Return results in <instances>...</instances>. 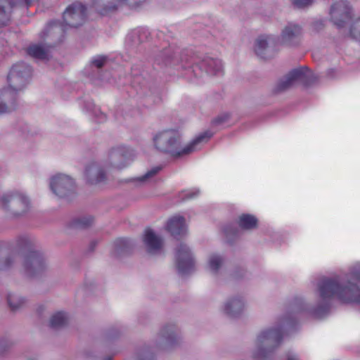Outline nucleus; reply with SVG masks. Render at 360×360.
Wrapping results in <instances>:
<instances>
[{"mask_svg":"<svg viewBox=\"0 0 360 360\" xmlns=\"http://www.w3.org/2000/svg\"><path fill=\"white\" fill-rule=\"evenodd\" d=\"M319 300L316 307H310L299 300L291 309L280 316L275 324L261 330L255 340L252 357L255 360H266L281 345L285 330L292 327L297 316L302 311L321 318L328 312L330 300L336 297L344 303L360 305V288L349 278H323L317 283Z\"/></svg>","mask_w":360,"mask_h":360,"instance_id":"nucleus-1","label":"nucleus"},{"mask_svg":"<svg viewBox=\"0 0 360 360\" xmlns=\"http://www.w3.org/2000/svg\"><path fill=\"white\" fill-rule=\"evenodd\" d=\"M212 136V133L205 131L182 147L181 135L179 131L175 129H166L157 133L153 141L155 148L159 152L178 158L197 150L199 145L207 142Z\"/></svg>","mask_w":360,"mask_h":360,"instance_id":"nucleus-2","label":"nucleus"},{"mask_svg":"<svg viewBox=\"0 0 360 360\" xmlns=\"http://www.w3.org/2000/svg\"><path fill=\"white\" fill-rule=\"evenodd\" d=\"M16 243L20 249L28 250L27 252L20 257L25 275L30 278L42 275L48 269L49 265L43 253L33 249V240L27 236H22L17 239Z\"/></svg>","mask_w":360,"mask_h":360,"instance_id":"nucleus-3","label":"nucleus"},{"mask_svg":"<svg viewBox=\"0 0 360 360\" xmlns=\"http://www.w3.org/2000/svg\"><path fill=\"white\" fill-rule=\"evenodd\" d=\"M0 209L8 219H20L31 209L30 198L23 192L13 190L0 197Z\"/></svg>","mask_w":360,"mask_h":360,"instance_id":"nucleus-4","label":"nucleus"},{"mask_svg":"<svg viewBox=\"0 0 360 360\" xmlns=\"http://www.w3.org/2000/svg\"><path fill=\"white\" fill-rule=\"evenodd\" d=\"M317 76L311 72L306 66L295 68L290 71L276 86L277 91H284L297 84L309 85L317 79Z\"/></svg>","mask_w":360,"mask_h":360,"instance_id":"nucleus-5","label":"nucleus"},{"mask_svg":"<svg viewBox=\"0 0 360 360\" xmlns=\"http://www.w3.org/2000/svg\"><path fill=\"white\" fill-rule=\"evenodd\" d=\"M32 69L25 63L15 64L11 69L8 75L9 86L8 88L15 91L17 94L22 89L31 77Z\"/></svg>","mask_w":360,"mask_h":360,"instance_id":"nucleus-6","label":"nucleus"},{"mask_svg":"<svg viewBox=\"0 0 360 360\" xmlns=\"http://www.w3.org/2000/svg\"><path fill=\"white\" fill-rule=\"evenodd\" d=\"M133 155V150L127 146L113 147L108 151L105 166L122 169L131 163Z\"/></svg>","mask_w":360,"mask_h":360,"instance_id":"nucleus-7","label":"nucleus"},{"mask_svg":"<svg viewBox=\"0 0 360 360\" xmlns=\"http://www.w3.org/2000/svg\"><path fill=\"white\" fill-rule=\"evenodd\" d=\"M146 0H91V6L98 14L108 15L118 11L123 5L137 8Z\"/></svg>","mask_w":360,"mask_h":360,"instance_id":"nucleus-8","label":"nucleus"},{"mask_svg":"<svg viewBox=\"0 0 360 360\" xmlns=\"http://www.w3.org/2000/svg\"><path fill=\"white\" fill-rule=\"evenodd\" d=\"M52 192L59 198H65L76 190L74 179L65 174H56L52 176L49 182Z\"/></svg>","mask_w":360,"mask_h":360,"instance_id":"nucleus-9","label":"nucleus"},{"mask_svg":"<svg viewBox=\"0 0 360 360\" xmlns=\"http://www.w3.org/2000/svg\"><path fill=\"white\" fill-rule=\"evenodd\" d=\"M86 18V8L79 2L70 5L63 12V25L65 29L77 27L82 25Z\"/></svg>","mask_w":360,"mask_h":360,"instance_id":"nucleus-10","label":"nucleus"},{"mask_svg":"<svg viewBox=\"0 0 360 360\" xmlns=\"http://www.w3.org/2000/svg\"><path fill=\"white\" fill-rule=\"evenodd\" d=\"M66 29L61 22L57 21L50 22L39 33V39L49 46H55L60 43L65 35Z\"/></svg>","mask_w":360,"mask_h":360,"instance_id":"nucleus-11","label":"nucleus"},{"mask_svg":"<svg viewBox=\"0 0 360 360\" xmlns=\"http://www.w3.org/2000/svg\"><path fill=\"white\" fill-rule=\"evenodd\" d=\"M176 262L179 273L185 275L194 269L195 260L190 248L181 243L176 248Z\"/></svg>","mask_w":360,"mask_h":360,"instance_id":"nucleus-12","label":"nucleus"},{"mask_svg":"<svg viewBox=\"0 0 360 360\" xmlns=\"http://www.w3.org/2000/svg\"><path fill=\"white\" fill-rule=\"evenodd\" d=\"M302 35V27L301 25L295 22H289L281 30L280 43L290 47L298 46Z\"/></svg>","mask_w":360,"mask_h":360,"instance_id":"nucleus-13","label":"nucleus"},{"mask_svg":"<svg viewBox=\"0 0 360 360\" xmlns=\"http://www.w3.org/2000/svg\"><path fill=\"white\" fill-rule=\"evenodd\" d=\"M222 70V63L219 59L205 57L192 66V71L196 77H202L204 73L217 75Z\"/></svg>","mask_w":360,"mask_h":360,"instance_id":"nucleus-14","label":"nucleus"},{"mask_svg":"<svg viewBox=\"0 0 360 360\" xmlns=\"http://www.w3.org/2000/svg\"><path fill=\"white\" fill-rule=\"evenodd\" d=\"M160 344L165 349H169L177 345L181 341L179 328L175 324L165 325L160 332Z\"/></svg>","mask_w":360,"mask_h":360,"instance_id":"nucleus-15","label":"nucleus"},{"mask_svg":"<svg viewBox=\"0 0 360 360\" xmlns=\"http://www.w3.org/2000/svg\"><path fill=\"white\" fill-rule=\"evenodd\" d=\"M84 178L89 184L98 185L107 181V174L100 163L93 162L86 167Z\"/></svg>","mask_w":360,"mask_h":360,"instance_id":"nucleus-16","label":"nucleus"},{"mask_svg":"<svg viewBox=\"0 0 360 360\" xmlns=\"http://www.w3.org/2000/svg\"><path fill=\"white\" fill-rule=\"evenodd\" d=\"M332 22L338 27H343L349 18V6L347 1H339L332 5L330 11Z\"/></svg>","mask_w":360,"mask_h":360,"instance_id":"nucleus-17","label":"nucleus"},{"mask_svg":"<svg viewBox=\"0 0 360 360\" xmlns=\"http://www.w3.org/2000/svg\"><path fill=\"white\" fill-rule=\"evenodd\" d=\"M17 95L10 88L0 89V114L10 113L16 108Z\"/></svg>","mask_w":360,"mask_h":360,"instance_id":"nucleus-18","label":"nucleus"},{"mask_svg":"<svg viewBox=\"0 0 360 360\" xmlns=\"http://www.w3.org/2000/svg\"><path fill=\"white\" fill-rule=\"evenodd\" d=\"M143 241L149 254L156 255L161 252L163 245V240L162 237L156 234L153 229L148 228L145 230Z\"/></svg>","mask_w":360,"mask_h":360,"instance_id":"nucleus-19","label":"nucleus"},{"mask_svg":"<svg viewBox=\"0 0 360 360\" xmlns=\"http://www.w3.org/2000/svg\"><path fill=\"white\" fill-rule=\"evenodd\" d=\"M245 304L240 296H233L226 300L222 306V311L231 318L240 316L245 310Z\"/></svg>","mask_w":360,"mask_h":360,"instance_id":"nucleus-20","label":"nucleus"},{"mask_svg":"<svg viewBox=\"0 0 360 360\" xmlns=\"http://www.w3.org/2000/svg\"><path fill=\"white\" fill-rule=\"evenodd\" d=\"M178 55L179 51L169 47L160 51L155 56V61L158 65H175L179 62Z\"/></svg>","mask_w":360,"mask_h":360,"instance_id":"nucleus-21","label":"nucleus"},{"mask_svg":"<svg viewBox=\"0 0 360 360\" xmlns=\"http://www.w3.org/2000/svg\"><path fill=\"white\" fill-rule=\"evenodd\" d=\"M167 229L174 237L183 236L186 233L185 219L181 216H174L167 222Z\"/></svg>","mask_w":360,"mask_h":360,"instance_id":"nucleus-22","label":"nucleus"},{"mask_svg":"<svg viewBox=\"0 0 360 360\" xmlns=\"http://www.w3.org/2000/svg\"><path fill=\"white\" fill-rule=\"evenodd\" d=\"M51 46H49L47 43L34 44L30 45L27 49V53L39 60H46L49 58V50Z\"/></svg>","mask_w":360,"mask_h":360,"instance_id":"nucleus-23","label":"nucleus"},{"mask_svg":"<svg viewBox=\"0 0 360 360\" xmlns=\"http://www.w3.org/2000/svg\"><path fill=\"white\" fill-rule=\"evenodd\" d=\"M148 33L145 29H136L131 31L126 38V44L129 47H136L146 41Z\"/></svg>","mask_w":360,"mask_h":360,"instance_id":"nucleus-24","label":"nucleus"},{"mask_svg":"<svg viewBox=\"0 0 360 360\" xmlns=\"http://www.w3.org/2000/svg\"><path fill=\"white\" fill-rule=\"evenodd\" d=\"M11 0H0V26H6L11 18L13 10Z\"/></svg>","mask_w":360,"mask_h":360,"instance_id":"nucleus-25","label":"nucleus"},{"mask_svg":"<svg viewBox=\"0 0 360 360\" xmlns=\"http://www.w3.org/2000/svg\"><path fill=\"white\" fill-rule=\"evenodd\" d=\"M274 38L271 36H262L259 37L255 43V50L257 56L264 58V53L269 42L273 41Z\"/></svg>","mask_w":360,"mask_h":360,"instance_id":"nucleus-26","label":"nucleus"},{"mask_svg":"<svg viewBox=\"0 0 360 360\" xmlns=\"http://www.w3.org/2000/svg\"><path fill=\"white\" fill-rule=\"evenodd\" d=\"M68 323V316L63 311L53 314L50 319V326L53 328H59L66 326Z\"/></svg>","mask_w":360,"mask_h":360,"instance_id":"nucleus-27","label":"nucleus"},{"mask_svg":"<svg viewBox=\"0 0 360 360\" xmlns=\"http://www.w3.org/2000/svg\"><path fill=\"white\" fill-rule=\"evenodd\" d=\"M257 218L249 214H243L239 217L238 225L243 229H252L257 226Z\"/></svg>","mask_w":360,"mask_h":360,"instance_id":"nucleus-28","label":"nucleus"},{"mask_svg":"<svg viewBox=\"0 0 360 360\" xmlns=\"http://www.w3.org/2000/svg\"><path fill=\"white\" fill-rule=\"evenodd\" d=\"M224 259L221 256L212 254L208 259V269L212 274H217L222 267Z\"/></svg>","mask_w":360,"mask_h":360,"instance_id":"nucleus-29","label":"nucleus"},{"mask_svg":"<svg viewBox=\"0 0 360 360\" xmlns=\"http://www.w3.org/2000/svg\"><path fill=\"white\" fill-rule=\"evenodd\" d=\"M84 108L87 111H89L93 114L98 122H103L106 120L105 115L103 113L100 108L96 106L91 101H86L84 102Z\"/></svg>","mask_w":360,"mask_h":360,"instance_id":"nucleus-30","label":"nucleus"},{"mask_svg":"<svg viewBox=\"0 0 360 360\" xmlns=\"http://www.w3.org/2000/svg\"><path fill=\"white\" fill-rule=\"evenodd\" d=\"M7 302L10 308L14 311L21 307L25 302V300L20 295L14 293H8Z\"/></svg>","mask_w":360,"mask_h":360,"instance_id":"nucleus-31","label":"nucleus"},{"mask_svg":"<svg viewBox=\"0 0 360 360\" xmlns=\"http://www.w3.org/2000/svg\"><path fill=\"white\" fill-rule=\"evenodd\" d=\"M161 169L162 167L160 166L153 167L151 169L148 170L144 175L137 177L136 180L141 184H144L148 181L155 175H156L161 170Z\"/></svg>","mask_w":360,"mask_h":360,"instance_id":"nucleus-32","label":"nucleus"},{"mask_svg":"<svg viewBox=\"0 0 360 360\" xmlns=\"http://www.w3.org/2000/svg\"><path fill=\"white\" fill-rule=\"evenodd\" d=\"M349 35L354 41L360 43V19L351 25Z\"/></svg>","mask_w":360,"mask_h":360,"instance_id":"nucleus-33","label":"nucleus"},{"mask_svg":"<svg viewBox=\"0 0 360 360\" xmlns=\"http://www.w3.org/2000/svg\"><path fill=\"white\" fill-rule=\"evenodd\" d=\"M108 61V58L105 56H97L92 58L91 60V65L98 69H100L105 66Z\"/></svg>","mask_w":360,"mask_h":360,"instance_id":"nucleus-34","label":"nucleus"},{"mask_svg":"<svg viewBox=\"0 0 360 360\" xmlns=\"http://www.w3.org/2000/svg\"><path fill=\"white\" fill-rule=\"evenodd\" d=\"M94 218L92 217H83L76 219L75 226L81 229L86 228L92 224Z\"/></svg>","mask_w":360,"mask_h":360,"instance_id":"nucleus-35","label":"nucleus"},{"mask_svg":"<svg viewBox=\"0 0 360 360\" xmlns=\"http://www.w3.org/2000/svg\"><path fill=\"white\" fill-rule=\"evenodd\" d=\"M17 255L12 254L8 255L3 262L2 264H0L1 269H7L13 266V264L15 262Z\"/></svg>","mask_w":360,"mask_h":360,"instance_id":"nucleus-36","label":"nucleus"},{"mask_svg":"<svg viewBox=\"0 0 360 360\" xmlns=\"http://www.w3.org/2000/svg\"><path fill=\"white\" fill-rule=\"evenodd\" d=\"M313 0H292L294 7L301 9L311 5Z\"/></svg>","mask_w":360,"mask_h":360,"instance_id":"nucleus-37","label":"nucleus"},{"mask_svg":"<svg viewBox=\"0 0 360 360\" xmlns=\"http://www.w3.org/2000/svg\"><path fill=\"white\" fill-rule=\"evenodd\" d=\"M115 246L117 252L125 251L128 247V240L124 238L118 239L115 242Z\"/></svg>","mask_w":360,"mask_h":360,"instance_id":"nucleus-38","label":"nucleus"},{"mask_svg":"<svg viewBox=\"0 0 360 360\" xmlns=\"http://www.w3.org/2000/svg\"><path fill=\"white\" fill-rule=\"evenodd\" d=\"M350 278L360 280V264L354 266L350 272Z\"/></svg>","mask_w":360,"mask_h":360,"instance_id":"nucleus-39","label":"nucleus"},{"mask_svg":"<svg viewBox=\"0 0 360 360\" xmlns=\"http://www.w3.org/2000/svg\"><path fill=\"white\" fill-rule=\"evenodd\" d=\"M200 193L198 189H191L184 191V199H193L197 197Z\"/></svg>","mask_w":360,"mask_h":360,"instance_id":"nucleus-40","label":"nucleus"},{"mask_svg":"<svg viewBox=\"0 0 360 360\" xmlns=\"http://www.w3.org/2000/svg\"><path fill=\"white\" fill-rule=\"evenodd\" d=\"M229 118V116L228 114H223L221 115H219L216 118H214L212 121V124L214 125H219L221 124H223L226 122Z\"/></svg>","mask_w":360,"mask_h":360,"instance_id":"nucleus-41","label":"nucleus"},{"mask_svg":"<svg viewBox=\"0 0 360 360\" xmlns=\"http://www.w3.org/2000/svg\"><path fill=\"white\" fill-rule=\"evenodd\" d=\"M324 27V22L322 20H318L314 21L311 24V29L314 32H319Z\"/></svg>","mask_w":360,"mask_h":360,"instance_id":"nucleus-42","label":"nucleus"},{"mask_svg":"<svg viewBox=\"0 0 360 360\" xmlns=\"http://www.w3.org/2000/svg\"><path fill=\"white\" fill-rule=\"evenodd\" d=\"M288 360H298V357L295 354H288L287 356Z\"/></svg>","mask_w":360,"mask_h":360,"instance_id":"nucleus-43","label":"nucleus"},{"mask_svg":"<svg viewBox=\"0 0 360 360\" xmlns=\"http://www.w3.org/2000/svg\"><path fill=\"white\" fill-rule=\"evenodd\" d=\"M188 65H189V63H188L186 61L185 64L182 65V67L184 68H186L187 67H188Z\"/></svg>","mask_w":360,"mask_h":360,"instance_id":"nucleus-44","label":"nucleus"},{"mask_svg":"<svg viewBox=\"0 0 360 360\" xmlns=\"http://www.w3.org/2000/svg\"><path fill=\"white\" fill-rule=\"evenodd\" d=\"M224 232L226 235H229V229L226 228L224 229Z\"/></svg>","mask_w":360,"mask_h":360,"instance_id":"nucleus-45","label":"nucleus"},{"mask_svg":"<svg viewBox=\"0 0 360 360\" xmlns=\"http://www.w3.org/2000/svg\"><path fill=\"white\" fill-rule=\"evenodd\" d=\"M139 360H145L143 358H140Z\"/></svg>","mask_w":360,"mask_h":360,"instance_id":"nucleus-46","label":"nucleus"}]
</instances>
